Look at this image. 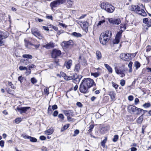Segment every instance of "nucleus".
Masks as SVG:
<instances>
[{
  "instance_id": "1",
  "label": "nucleus",
  "mask_w": 151,
  "mask_h": 151,
  "mask_svg": "<svg viewBox=\"0 0 151 151\" xmlns=\"http://www.w3.org/2000/svg\"><path fill=\"white\" fill-rule=\"evenodd\" d=\"M94 81L90 78H84L82 81L79 86L81 93H86L89 92V89L92 86H96Z\"/></svg>"
},
{
  "instance_id": "2",
  "label": "nucleus",
  "mask_w": 151,
  "mask_h": 151,
  "mask_svg": "<svg viewBox=\"0 0 151 151\" xmlns=\"http://www.w3.org/2000/svg\"><path fill=\"white\" fill-rule=\"evenodd\" d=\"M111 36V32L109 30H107L105 33H102L99 38V40L101 43L105 45L109 40Z\"/></svg>"
},
{
  "instance_id": "3",
  "label": "nucleus",
  "mask_w": 151,
  "mask_h": 151,
  "mask_svg": "<svg viewBox=\"0 0 151 151\" xmlns=\"http://www.w3.org/2000/svg\"><path fill=\"white\" fill-rule=\"evenodd\" d=\"M101 7L109 13L113 12L114 10V7L111 4L107 2H103L101 4Z\"/></svg>"
},
{
  "instance_id": "4",
  "label": "nucleus",
  "mask_w": 151,
  "mask_h": 151,
  "mask_svg": "<svg viewBox=\"0 0 151 151\" xmlns=\"http://www.w3.org/2000/svg\"><path fill=\"white\" fill-rule=\"evenodd\" d=\"M131 9L132 11H134L143 17H145L147 15L146 13L145 10L141 9L140 7L137 5H132Z\"/></svg>"
},
{
  "instance_id": "5",
  "label": "nucleus",
  "mask_w": 151,
  "mask_h": 151,
  "mask_svg": "<svg viewBox=\"0 0 151 151\" xmlns=\"http://www.w3.org/2000/svg\"><path fill=\"white\" fill-rule=\"evenodd\" d=\"M64 0H56L51 2L50 4V6L52 9L53 8L56 7L59 5L64 3Z\"/></svg>"
},
{
  "instance_id": "6",
  "label": "nucleus",
  "mask_w": 151,
  "mask_h": 151,
  "mask_svg": "<svg viewBox=\"0 0 151 151\" xmlns=\"http://www.w3.org/2000/svg\"><path fill=\"white\" fill-rule=\"evenodd\" d=\"M122 32L123 31L121 30L117 33L114 40L113 41L114 44H117L119 42Z\"/></svg>"
},
{
  "instance_id": "7",
  "label": "nucleus",
  "mask_w": 151,
  "mask_h": 151,
  "mask_svg": "<svg viewBox=\"0 0 151 151\" xmlns=\"http://www.w3.org/2000/svg\"><path fill=\"white\" fill-rule=\"evenodd\" d=\"M120 58L125 61H128L131 58V54L129 53H123L120 55Z\"/></svg>"
},
{
  "instance_id": "8",
  "label": "nucleus",
  "mask_w": 151,
  "mask_h": 151,
  "mask_svg": "<svg viewBox=\"0 0 151 151\" xmlns=\"http://www.w3.org/2000/svg\"><path fill=\"white\" fill-rule=\"evenodd\" d=\"M73 45V41L71 40H70L68 41L63 42L62 44V47H64L65 49L68 48L70 46H72Z\"/></svg>"
},
{
  "instance_id": "9",
  "label": "nucleus",
  "mask_w": 151,
  "mask_h": 151,
  "mask_svg": "<svg viewBox=\"0 0 151 151\" xmlns=\"http://www.w3.org/2000/svg\"><path fill=\"white\" fill-rule=\"evenodd\" d=\"M61 54V51L55 49L52 50V58H55L60 56Z\"/></svg>"
},
{
  "instance_id": "10",
  "label": "nucleus",
  "mask_w": 151,
  "mask_h": 151,
  "mask_svg": "<svg viewBox=\"0 0 151 151\" xmlns=\"http://www.w3.org/2000/svg\"><path fill=\"white\" fill-rule=\"evenodd\" d=\"M72 76V80H73V82L76 83L78 84L80 81L81 77V76H78L76 73L73 74Z\"/></svg>"
},
{
  "instance_id": "11",
  "label": "nucleus",
  "mask_w": 151,
  "mask_h": 151,
  "mask_svg": "<svg viewBox=\"0 0 151 151\" xmlns=\"http://www.w3.org/2000/svg\"><path fill=\"white\" fill-rule=\"evenodd\" d=\"M29 107H17L16 110L19 112L20 114H22L23 113H25L26 112L30 109Z\"/></svg>"
},
{
  "instance_id": "12",
  "label": "nucleus",
  "mask_w": 151,
  "mask_h": 151,
  "mask_svg": "<svg viewBox=\"0 0 151 151\" xmlns=\"http://www.w3.org/2000/svg\"><path fill=\"white\" fill-rule=\"evenodd\" d=\"M114 70L116 73L117 74L121 75V77L122 78L125 76V75L124 73L125 71L124 69H119L117 66H115L114 68Z\"/></svg>"
},
{
  "instance_id": "13",
  "label": "nucleus",
  "mask_w": 151,
  "mask_h": 151,
  "mask_svg": "<svg viewBox=\"0 0 151 151\" xmlns=\"http://www.w3.org/2000/svg\"><path fill=\"white\" fill-rule=\"evenodd\" d=\"M31 31L32 33L35 36L37 37H42L41 34L37 28H32Z\"/></svg>"
},
{
  "instance_id": "14",
  "label": "nucleus",
  "mask_w": 151,
  "mask_h": 151,
  "mask_svg": "<svg viewBox=\"0 0 151 151\" xmlns=\"http://www.w3.org/2000/svg\"><path fill=\"white\" fill-rule=\"evenodd\" d=\"M108 21L109 22L113 24H119L121 23V21L119 19L110 18L109 19Z\"/></svg>"
},
{
  "instance_id": "15",
  "label": "nucleus",
  "mask_w": 151,
  "mask_h": 151,
  "mask_svg": "<svg viewBox=\"0 0 151 151\" xmlns=\"http://www.w3.org/2000/svg\"><path fill=\"white\" fill-rule=\"evenodd\" d=\"M22 136L24 139H29L31 142H35L37 141V139L36 138L28 135L23 134L22 135Z\"/></svg>"
},
{
  "instance_id": "16",
  "label": "nucleus",
  "mask_w": 151,
  "mask_h": 151,
  "mask_svg": "<svg viewBox=\"0 0 151 151\" xmlns=\"http://www.w3.org/2000/svg\"><path fill=\"white\" fill-rule=\"evenodd\" d=\"M6 37L4 36V32L0 31V45L2 46L4 45V39Z\"/></svg>"
},
{
  "instance_id": "17",
  "label": "nucleus",
  "mask_w": 151,
  "mask_h": 151,
  "mask_svg": "<svg viewBox=\"0 0 151 151\" xmlns=\"http://www.w3.org/2000/svg\"><path fill=\"white\" fill-rule=\"evenodd\" d=\"M137 108V107L136 106L132 105H129L127 107L128 110L129 111V112H132L134 113L136 112Z\"/></svg>"
},
{
  "instance_id": "18",
  "label": "nucleus",
  "mask_w": 151,
  "mask_h": 151,
  "mask_svg": "<svg viewBox=\"0 0 151 151\" xmlns=\"http://www.w3.org/2000/svg\"><path fill=\"white\" fill-rule=\"evenodd\" d=\"M55 43L52 42H50L48 43H47L46 45H43V47L47 49H50L54 47Z\"/></svg>"
},
{
  "instance_id": "19",
  "label": "nucleus",
  "mask_w": 151,
  "mask_h": 151,
  "mask_svg": "<svg viewBox=\"0 0 151 151\" xmlns=\"http://www.w3.org/2000/svg\"><path fill=\"white\" fill-rule=\"evenodd\" d=\"M25 42V45L27 47H28L29 45L33 46L35 47V48H37L38 47L39 45H34L32 44L30 42H29L25 39L24 40Z\"/></svg>"
},
{
  "instance_id": "20",
  "label": "nucleus",
  "mask_w": 151,
  "mask_h": 151,
  "mask_svg": "<svg viewBox=\"0 0 151 151\" xmlns=\"http://www.w3.org/2000/svg\"><path fill=\"white\" fill-rule=\"evenodd\" d=\"M72 61L71 60H69L68 61H66L65 63V65L66 66V68L69 69L70 68L72 65Z\"/></svg>"
},
{
  "instance_id": "21",
  "label": "nucleus",
  "mask_w": 151,
  "mask_h": 151,
  "mask_svg": "<svg viewBox=\"0 0 151 151\" xmlns=\"http://www.w3.org/2000/svg\"><path fill=\"white\" fill-rule=\"evenodd\" d=\"M63 113L67 116H73V112L71 110H65L64 111Z\"/></svg>"
},
{
  "instance_id": "22",
  "label": "nucleus",
  "mask_w": 151,
  "mask_h": 151,
  "mask_svg": "<svg viewBox=\"0 0 151 151\" xmlns=\"http://www.w3.org/2000/svg\"><path fill=\"white\" fill-rule=\"evenodd\" d=\"M36 67L35 65L34 64H31L27 66V69H28L27 73L30 74L31 73V69L32 68H35Z\"/></svg>"
},
{
  "instance_id": "23",
  "label": "nucleus",
  "mask_w": 151,
  "mask_h": 151,
  "mask_svg": "<svg viewBox=\"0 0 151 151\" xmlns=\"http://www.w3.org/2000/svg\"><path fill=\"white\" fill-rule=\"evenodd\" d=\"M109 95L110 96L111 99L112 100L114 99L116 95L114 91H111L109 92Z\"/></svg>"
},
{
  "instance_id": "24",
  "label": "nucleus",
  "mask_w": 151,
  "mask_h": 151,
  "mask_svg": "<svg viewBox=\"0 0 151 151\" xmlns=\"http://www.w3.org/2000/svg\"><path fill=\"white\" fill-rule=\"evenodd\" d=\"M143 119V114L141 115L137 119L136 121L138 124H141Z\"/></svg>"
},
{
  "instance_id": "25",
  "label": "nucleus",
  "mask_w": 151,
  "mask_h": 151,
  "mask_svg": "<svg viewBox=\"0 0 151 151\" xmlns=\"http://www.w3.org/2000/svg\"><path fill=\"white\" fill-rule=\"evenodd\" d=\"M104 65L105 67L108 70L109 72L111 73H112L113 72L112 69L110 66L107 64H105Z\"/></svg>"
},
{
  "instance_id": "26",
  "label": "nucleus",
  "mask_w": 151,
  "mask_h": 151,
  "mask_svg": "<svg viewBox=\"0 0 151 151\" xmlns=\"http://www.w3.org/2000/svg\"><path fill=\"white\" fill-rule=\"evenodd\" d=\"M83 25V29H84L85 30L88 29V23L87 22H82Z\"/></svg>"
},
{
  "instance_id": "27",
  "label": "nucleus",
  "mask_w": 151,
  "mask_h": 151,
  "mask_svg": "<svg viewBox=\"0 0 151 151\" xmlns=\"http://www.w3.org/2000/svg\"><path fill=\"white\" fill-rule=\"evenodd\" d=\"M96 55L98 60H99L102 57L101 54V52L97 50L96 51Z\"/></svg>"
},
{
  "instance_id": "28",
  "label": "nucleus",
  "mask_w": 151,
  "mask_h": 151,
  "mask_svg": "<svg viewBox=\"0 0 151 151\" xmlns=\"http://www.w3.org/2000/svg\"><path fill=\"white\" fill-rule=\"evenodd\" d=\"M53 132V129H51V128L45 131V134H47V135H50L52 134Z\"/></svg>"
},
{
  "instance_id": "29",
  "label": "nucleus",
  "mask_w": 151,
  "mask_h": 151,
  "mask_svg": "<svg viewBox=\"0 0 151 151\" xmlns=\"http://www.w3.org/2000/svg\"><path fill=\"white\" fill-rule=\"evenodd\" d=\"M80 67V65L79 64H76L75 67L74 71L76 72H78Z\"/></svg>"
},
{
  "instance_id": "30",
  "label": "nucleus",
  "mask_w": 151,
  "mask_h": 151,
  "mask_svg": "<svg viewBox=\"0 0 151 151\" xmlns=\"http://www.w3.org/2000/svg\"><path fill=\"white\" fill-rule=\"evenodd\" d=\"M142 111H144L143 109L137 107L136 111V114L138 115L140 114Z\"/></svg>"
},
{
  "instance_id": "31",
  "label": "nucleus",
  "mask_w": 151,
  "mask_h": 151,
  "mask_svg": "<svg viewBox=\"0 0 151 151\" xmlns=\"http://www.w3.org/2000/svg\"><path fill=\"white\" fill-rule=\"evenodd\" d=\"M71 35L76 37H80L82 36V35L80 33H77L76 32H73Z\"/></svg>"
},
{
  "instance_id": "32",
  "label": "nucleus",
  "mask_w": 151,
  "mask_h": 151,
  "mask_svg": "<svg viewBox=\"0 0 151 151\" xmlns=\"http://www.w3.org/2000/svg\"><path fill=\"white\" fill-rule=\"evenodd\" d=\"M23 58L27 59H32V55L29 54H24L22 55Z\"/></svg>"
},
{
  "instance_id": "33",
  "label": "nucleus",
  "mask_w": 151,
  "mask_h": 151,
  "mask_svg": "<svg viewBox=\"0 0 151 151\" xmlns=\"http://www.w3.org/2000/svg\"><path fill=\"white\" fill-rule=\"evenodd\" d=\"M69 124H67L65 125L62 128H61V132H63L65 130L67 129L69 127Z\"/></svg>"
},
{
  "instance_id": "34",
  "label": "nucleus",
  "mask_w": 151,
  "mask_h": 151,
  "mask_svg": "<svg viewBox=\"0 0 151 151\" xmlns=\"http://www.w3.org/2000/svg\"><path fill=\"white\" fill-rule=\"evenodd\" d=\"M134 64L136 70H137L138 69L140 66V64L138 61H136L135 62Z\"/></svg>"
},
{
  "instance_id": "35",
  "label": "nucleus",
  "mask_w": 151,
  "mask_h": 151,
  "mask_svg": "<svg viewBox=\"0 0 151 151\" xmlns=\"http://www.w3.org/2000/svg\"><path fill=\"white\" fill-rule=\"evenodd\" d=\"M107 139V137H105V139L103 140L101 143V145L103 147H104L105 146V144L106 143Z\"/></svg>"
},
{
  "instance_id": "36",
  "label": "nucleus",
  "mask_w": 151,
  "mask_h": 151,
  "mask_svg": "<svg viewBox=\"0 0 151 151\" xmlns=\"http://www.w3.org/2000/svg\"><path fill=\"white\" fill-rule=\"evenodd\" d=\"M19 69L21 70H26V73H27L28 69H27V67H26L25 66H19Z\"/></svg>"
},
{
  "instance_id": "37",
  "label": "nucleus",
  "mask_w": 151,
  "mask_h": 151,
  "mask_svg": "<svg viewBox=\"0 0 151 151\" xmlns=\"http://www.w3.org/2000/svg\"><path fill=\"white\" fill-rule=\"evenodd\" d=\"M143 106L145 108H148L151 106V104L150 103H145L143 105Z\"/></svg>"
},
{
  "instance_id": "38",
  "label": "nucleus",
  "mask_w": 151,
  "mask_h": 151,
  "mask_svg": "<svg viewBox=\"0 0 151 151\" xmlns=\"http://www.w3.org/2000/svg\"><path fill=\"white\" fill-rule=\"evenodd\" d=\"M143 22L144 23L147 24V26H148V24H149V21L148 18H144L143 20Z\"/></svg>"
},
{
  "instance_id": "39",
  "label": "nucleus",
  "mask_w": 151,
  "mask_h": 151,
  "mask_svg": "<svg viewBox=\"0 0 151 151\" xmlns=\"http://www.w3.org/2000/svg\"><path fill=\"white\" fill-rule=\"evenodd\" d=\"M91 76H93L95 77L96 78L98 77L99 75V73H91Z\"/></svg>"
},
{
  "instance_id": "40",
  "label": "nucleus",
  "mask_w": 151,
  "mask_h": 151,
  "mask_svg": "<svg viewBox=\"0 0 151 151\" xmlns=\"http://www.w3.org/2000/svg\"><path fill=\"white\" fill-rule=\"evenodd\" d=\"M119 138V136L118 135H115L114 136V137L112 139V141L113 142H116Z\"/></svg>"
},
{
  "instance_id": "41",
  "label": "nucleus",
  "mask_w": 151,
  "mask_h": 151,
  "mask_svg": "<svg viewBox=\"0 0 151 151\" xmlns=\"http://www.w3.org/2000/svg\"><path fill=\"white\" fill-rule=\"evenodd\" d=\"M18 80L20 81V83H22L23 81L24 80V77L21 76L18 77Z\"/></svg>"
},
{
  "instance_id": "42",
  "label": "nucleus",
  "mask_w": 151,
  "mask_h": 151,
  "mask_svg": "<svg viewBox=\"0 0 151 151\" xmlns=\"http://www.w3.org/2000/svg\"><path fill=\"white\" fill-rule=\"evenodd\" d=\"M45 94L47 95H48L49 93V89L48 88H45L44 90Z\"/></svg>"
},
{
  "instance_id": "43",
  "label": "nucleus",
  "mask_w": 151,
  "mask_h": 151,
  "mask_svg": "<svg viewBox=\"0 0 151 151\" xmlns=\"http://www.w3.org/2000/svg\"><path fill=\"white\" fill-rule=\"evenodd\" d=\"M22 120V119L21 118H16L15 120V122L16 123H19L20 122H21Z\"/></svg>"
},
{
  "instance_id": "44",
  "label": "nucleus",
  "mask_w": 151,
  "mask_h": 151,
  "mask_svg": "<svg viewBox=\"0 0 151 151\" xmlns=\"http://www.w3.org/2000/svg\"><path fill=\"white\" fill-rule=\"evenodd\" d=\"M94 125L93 124H91L90 125L89 127V129L88 131L89 132H91L92 131V129L93 128Z\"/></svg>"
},
{
  "instance_id": "45",
  "label": "nucleus",
  "mask_w": 151,
  "mask_h": 151,
  "mask_svg": "<svg viewBox=\"0 0 151 151\" xmlns=\"http://www.w3.org/2000/svg\"><path fill=\"white\" fill-rule=\"evenodd\" d=\"M126 27H127V24H121V25L120 26V28H124V30H125L126 28Z\"/></svg>"
},
{
  "instance_id": "46",
  "label": "nucleus",
  "mask_w": 151,
  "mask_h": 151,
  "mask_svg": "<svg viewBox=\"0 0 151 151\" xmlns=\"http://www.w3.org/2000/svg\"><path fill=\"white\" fill-rule=\"evenodd\" d=\"M125 83V81L123 79L121 80L120 81V84L122 86H124Z\"/></svg>"
},
{
  "instance_id": "47",
  "label": "nucleus",
  "mask_w": 151,
  "mask_h": 151,
  "mask_svg": "<svg viewBox=\"0 0 151 151\" xmlns=\"http://www.w3.org/2000/svg\"><path fill=\"white\" fill-rule=\"evenodd\" d=\"M112 86L114 87L116 89L118 88V85L116 83H114L113 82H112Z\"/></svg>"
},
{
  "instance_id": "48",
  "label": "nucleus",
  "mask_w": 151,
  "mask_h": 151,
  "mask_svg": "<svg viewBox=\"0 0 151 151\" xmlns=\"http://www.w3.org/2000/svg\"><path fill=\"white\" fill-rule=\"evenodd\" d=\"M31 81L32 83L34 84L37 82V81L34 78H32L31 79Z\"/></svg>"
},
{
  "instance_id": "49",
  "label": "nucleus",
  "mask_w": 151,
  "mask_h": 151,
  "mask_svg": "<svg viewBox=\"0 0 151 151\" xmlns=\"http://www.w3.org/2000/svg\"><path fill=\"white\" fill-rule=\"evenodd\" d=\"M79 130L78 129H76L74 131V133L73 134L74 137L76 136L79 133Z\"/></svg>"
},
{
  "instance_id": "50",
  "label": "nucleus",
  "mask_w": 151,
  "mask_h": 151,
  "mask_svg": "<svg viewBox=\"0 0 151 151\" xmlns=\"http://www.w3.org/2000/svg\"><path fill=\"white\" fill-rule=\"evenodd\" d=\"M52 108L51 109V106L50 105H49L47 109L48 113H52Z\"/></svg>"
},
{
  "instance_id": "51",
  "label": "nucleus",
  "mask_w": 151,
  "mask_h": 151,
  "mask_svg": "<svg viewBox=\"0 0 151 151\" xmlns=\"http://www.w3.org/2000/svg\"><path fill=\"white\" fill-rule=\"evenodd\" d=\"M105 22V20H102L100 21L99 22V23L97 25H100L101 24H102L104 23Z\"/></svg>"
},
{
  "instance_id": "52",
  "label": "nucleus",
  "mask_w": 151,
  "mask_h": 151,
  "mask_svg": "<svg viewBox=\"0 0 151 151\" xmlns=\"http://www.w3.org/2000/svg\"><path fill=\"white\" fill-rule=\"evenodd\" d=\"M139 99L137 98H136L134 100V104L136 105L139 103Z\"/></svg>"
},
{
  "instance_id": "53",
  "label": "nucleus",
  "mask_w": 151,
  "mask_h": 151,
  "mask_svg": "<svg viewBox=\"0 0 151 151\" xmlns=\"http://www.w3.org/2000/svg\"><path fill=\"white\" fill-rule=\"evenodd\" d=\"M58 117L59 118L61 119L62 120L64 119V116L62 114H59V115H58Z\"/></svg>"
},
{
  "instance_id": "54",
  "label": "nucleus",
  "mask_w": 151,
  "mask_h": 151,
  "mask_svg": "<svg viewBox=\"0 0 151 151\" xmlns=\"http://www.w3.org/2000/svg\"><path fill=\"white\" fill-rule=\"evenodd\" d=\"M59 25L63 27V28H66L67 27V25L65 24L60 23H59Z\"/></svg>"
},
{
  "instance_id": "55",
  "label": "nucleus",
  "mask_w": 151,
  "mask_h": 151,
  "mask_svg": "<svg viewBox=\"0 0 151 151\" xmlns=\"http://www.w3.org/2000/svg\"><path fill=\"white\" fill-rule=\"evenodd\" d=\"M76 105L79 107H81L83 106V105L80 102H78L76 103Z\"/></svg>"
},
{
  "instance_id": "56",
  "label": "nucleus",
  "mask_w": 151,
  "mask_h": 151,
  "mask_svg": "<svg viewBox=\"0 0 151 151\" xmlns=\"http://www.w3.org/2000/svg\"><path fill=\"white\" fill-rule=\"evenodd\" d=\"M52 109L54 110L56 109H58V106L56 105H54L52 106Z\"/></svg>"
},
{
  "instance_id": "57",
  "label": "nucleus",
  "mask_w": 151,
  "mask_h": 151,
  "mask_svg": "<svg viewBox=\"0 0 151 151\" xmlns=\"http://www.w3.org/2000/svg\"><path fill=\"white\" fill-rule=\"evenodd\" d=\"M4 141L3 140H1L0 141V146L2 147H3L4 146Z\"/></svg>"
},
{
  "instance_id": "58",
  "label": "nucleus",
  "mask_w": 151,
  "mask_h": 151,
  "mask_svg": "<svg viewBox=\"0 0 151 151\" xmlns=\"http://www.w3.org/2000/svg\"><path fill=\"white\" fill-rule=\"evenodd\" d=\"M6 91L8 93L13 94L12 91L10 89L8 88V89H7Z\"/></svg>"
},
{
  "instance_id": "59",
  "label": "nucleus",
  "mask_w": 151,
  "mask_h": 151,
  "mask_svg": "<svg viewBox=\"0 0 151 151\" xmlns=\"http://www.w3.org/2000/svg\"><path fill=\"white\" fill-rule=\"evenodd\" d=\"M46 18L48 19L52 20L53 17L52 15H47L46 16Z\"/></svg>"
},
{
  "instance_id": "60",
  "label": "nucleus",
  "mask_w": 151,
  "mask_h": 151,
  "mask_svg": "<svg viewBox=\"0 0 151 151\" xmlns=\"http://www.w3.org/2000/svg\"><path fill=\"white\" fill-rule=\"evenodd\" d=\"M40 139L42 140H44L46 139V138L44 136H41L40 137Z\"/></svg>"
},
{
  "instance_id": "61",
  "label": "nucleus",
  "mask_w": 151,
  "mask_h": 151,
  "mask_svg": "<svg viewBox=\"0 0 151 151\" xmlns=\"http://www.w3.org/2000/svg\"><path fill=\"white\" fill-rule=\"evenodd\" d=\"M151 50V47L150 46H148L146 47V52H148L150 51Z\"/></svg>"
},
{
  "instance_id": "62",
  "label": "nucleus",
  "mask_w": 151,
  "mask_h": 151,
  "mask_svg": "<svg viewBox=\"0 0 151 151\" xmlns=\"http://www.w3.org/2000/svg\"><path fill=\"white\" fill-rule=\"evenodd\" d=\"M58 111H55L53 114V115L54 116H56L58 114Z\"/></svg>"
},
{
  "instance_id": "63",
  "label": "nucleus",
  "mask_w": 151,
  "mask_h": 151,
  "mask_svg": "<svg viewBox=\"0 0 151 151\" xmlns=\"http://www.w3.org/2000/svg\"><path fill=\"white\" fill-rule=\"evenodd\" d=\"M133 96H129L128 97V99L130 101H132L133 99Z\"/></svg>"
},
{
  "instance_id": "64",
  "label": "nucleus",
  "mask_w": 151,
  "mask_h": 151,
  "mask_svg": "<svg viewBox=\"0 0 151 151\" xmlns=\"http://www.w3.org/2000/svg\"><path fill=\"white\" fill-rule=\"evenodd\" d=\"M50 26H52V28L55 31H57L58 30V28L57 27L54 26L52 25H50Z\"/></svg>"
}]
</instances>
